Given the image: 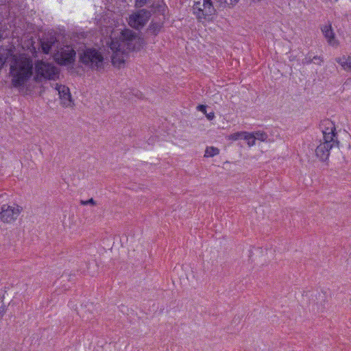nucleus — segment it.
Instances as JSON below:
<instances>
[{
	"label": "nucleus",
	"instance_id": "f257e3e1",
	"mask_svg": "<svg viewBox=\"0 0 351 351\" xmlns=\"http://www.w3.org/2000/svg\"><path fill=\"white\" fill-rule=\"evenodd\" d=\"M9 73L12 76V86L17 88H23L33 75V64L32 63H21L11 65Z\"/></svg>",
	"mask_w": 351,
	"mask_h": 351
},
{
	"label": "nucleus",
	"instance_id": "f03ea898",
	"mask_svg": "<svg viewBox=\"0 0 351 351\" xmlns=\"http://www.w3.org/2000/svg\"><path fill=\"white\" fill-rule=\"evenodd\" d=\"M80 61L93 70L104 69L105 64L102 53L95 48H86L80 54Z\"/></svg>",
	"mask_w": 351,
	"mask_h": 351
},
{
	"label": "nucleus",
	"instance_id": "7ed1b4c3",
	"mask_svg": "<svg viewBox=\"0 0 351 351\" xmlns=\"http://www.w3.org/2000/svg\"><path fill=\"white\" fill-rule=\"evenodd\" d=\"M152 16L151 11L139 9L129 16L128 25L133 29L141 31Z\"/></svg>",
	"mask_w": 351,
	"mask_h": 351
},
{
	"label": "nucleus",
	"instance_id": "20e7f679",
	"mask_svg": "<svg viewBox=\"0 0 351 351\" xmlns=\"http://www.w3.org/2000/svg\"><path fill=\"white\" fill-rule=\"evenodd\" d=\"M121 36L123 40L125 42L127 49L130 51H139L144 45L143 38L131 29L124 30Z\"/></svg>",
	"mask_w": 351,
	"mask_h": 351
},
{
	"label": "nucleus",
	"instance_id": "39448f33",
	"mask_svg": "<svg viewBox=\"0 0 351 351\" xmlns=\"http://www.w3.org/2000/svg\"><path fill=\"white\" fill-rule=\"evenodd\" d=\"M22 210L19 205L12 206L8 204H3L0 207V220L3 223L14 221Z\"/></svg>",
	"mask_w": 351,
	"mask_h": 351
},
{
	"label": "nucleus",
	"instance_id": "423d86ee",
	"mask_svg": "<svg viewBox=\"0 0 351 351\" xmlns=\"http://www.w3.org/2000/svg\"><path fill=\"white\" fill-rule=\"evenodd\" d=\"M41 69L44 79L48 80H55L59 77L60 72L58 68L52 63L38 61L36 63Z\"/></svg>",
	"mask_w": 351,
	"mask_h": 351
},
{
	"label": "nucleus",
	"instance_id": "0eeeda50",
	"mask_svg": "<svg viewBox=\"0 0 351 351\" xmlns=\"http://www.w3.org/2000/svg\"><path fill=\"white\" fill-rule=\"evenodd\" d=\"M58 42L56 34L53 32L45 34L40 40L41 50L45 54H49L52 47Z\"/></svg>",
	"mask_w": 351,
	"mask_h": 351
},
{
	"label": "nucleus",
	"instance_id": "6e6552de",
	"mask_svg": "<svg viewBox=\"0 0 351 351\" xmlns=\"http://www.w3.org/2000/svg\"><path fill=\"white\" fill-rule=\"evenodd\" d=\"M225 138L228 141H237L239 139L245 140L249 147H252L255 144L254 136L252 132H237L230 135H226Z\"/></svg>",
	"mask_w": 351,
	"mask_h": 351
},
{
	"label": "nucleus",
	"instance_id": "1a4fd4ad",
	"mask_svg": "<svg viewBox=\"0 0 351 351\" xmlns=\"http://www.w3.org/2000/svg\"><path fill=\"white\" fill-rule=\"evenodd\" d=\"M61 100V104L64 107H71L73 105L69 88L64 85H60L57 88Z\"/></svg>",
	"mask_w": 351,
	"mask_h": 351
},
{
	"label": "nucleus",
	"instance_id": "9d476101",
	"mask_svg": "<svg viewBox=\"0 0 351 351\" xmlns=\"http://www.w3.org/2000/svg\"><path fill=\"white\" fill-rule=\"evenodd\" d=\"M320 29L324 38L327 40V42L330 45H338L339 43L335 38V34L332 29V25L330 21H328L327 23L322 25L320 27Z\"/></svg>",
	"mask_w": 351,
	"mask_h": 351
},
{
	"label": "nucleus",
	"instance_id": "9b49d317",
	"mask_svg": "<svg viewBox=\"0 0 351 351\" xmlns=\"http://www.w3.org/2000/svg\"><path fill=\"white\" fill-rule=\"evenodd\" d=\"M75 56L76 52L73 49L64 51L62 52L60 58L58 62V64L62 66H67L75 62Z\"/></svg>",
	"mask_w": 351,
	"mask_h": 351
},
{
	"label": "nucleus",
	"instance_id": "f8f14e48",
	"mask_svg": "<svg viewBox=\"0 0 351 351\" xmlns=\"http://www.w3.org/2000/svg\"><path fill=\"white\" fill-rule=\"evenodd\" d=\"M332 148V145L321 143L315 149V155L322 162H326L328 159Z\"/></svg>",
	"mask_w": 351,
	"mask_h": 351
},
{
	"label": "nucleus",
	"instance_id": "ddd939ff",
	"mask_svg": "<svg viewBox=\"0 0 351 351\" xmlns=\"http://www.w3.org/2000/svg\"><path fill=\"white\" fill-rule=\"evenodd\" d=\"M201 3L199 1H195L194 3V5L193 6V14L196 16L197 19L198 20H201L202 19H204L206 20H208V21H212L214 18V16L215 14H212V15H206V8L204 6V8L202 9L201 7Z\"/></svg>",
	"mask_w": 351,
	"mask_h": 351
},
{
	"label": "nucleus",
	"instance_id": "4468645a",
	"mask_svg": "<svg viewBox=\"0 0 351 351\" xmlns=\"http://www.w3.org/2000/svg\"><path fill=\"white\" fill-rule=\"evenodd\" d=\"M323 143L332 145V147L334 146L339 147V141L337 139V132H324V133H323Z\"/></svg>",
	"mask_w": 351,
	"mask_h": 351
},
{
	"label": "nucleus",
	"instance_id": "2eb2a0df",
	"mask_svg": "<svg viewBox=\"0 0 351 351\" xmlns=\"http://www.w3.org/2000/svg\"><path fill=\"white\" fill-rule=\"evenodd\" d=\"M319 128L322 132H337L335 123L328 119L322 120L319 124Z\"/></svg>",
	"mask_w": 351,
	"mask_h": 351
},
{
	"label": "nucleus",
	"instance_id": "dca6fc26",
	"mask_svg": "<svg viewBox=\"0 0 351 351\" xmlns=\"http://www.w3.org/2000/svg\"><path fill=\"white\" fill-rule=\"evenodd\" d=\"M335 61L339 64L346 71H351V56H343L335 58Z\"/></svg>",
	"mask_w": 351,
	"mask_h": 351
},
{
	"label": "nucleus",
	"instance_id": "f3484780",
	"mask_svg": "<svg viewBox=\"0 0 351 351\" xmlns=\"http://www.w3.org/2000/svg\"><path fill=\"white\" fill-rule=\"evenodd\" d=\"M162 27V23L152 21L147 29V32L152 35L157 36L160 33Z\"/></svg>",
	"mask_w": 351,
	"mask_h": 351
},
{
	"label": "nucleus",
	"instance_id": "a211bd4d",
	"mask_svg": "<svg viewBox=\"0 0 351 351\" xmlns=\"http://www.w3.org/2000/svg\"><path fill=\"white\" fill-rule=\"evenodd\" d=\"M207 109L208 106L203 104H199L197 106V110L203 112L206 115L208 120L211 121L214 119L215 114L213 111L208 112Z\"/></svg>",
	"mask_w": 351,
	"mask_h": 351
},
{
	"label": "nucleus",
	"instance_id": "6ab92c4d",
	"mask_svg": "<svg viewBox=\"0 0 351 351\" xmlns=\"http://www.w3.org/2000/svg\"><path fill=\"white\" fill-rule=\"evenodd\" d=\"M203 6L206 8V15L215 14L216 10L211 0H203Z\"/></svg>",
	"mask_w": 351,
	"mask_h": 351
},
{
	"label": "nucleus",
	"instance_id": "aec40b11",
	"mask_svg": "<svg viewBox=\"0 0 351 351\" xmlns=\"http://www.w3.org/2000/svg\"><path fill=\"white\" fill-rule=\"evenodd\" d=\"M252 134H253L254 136V141L256 139L260 140L261 141H265L268 138L267 134L263 131L258 130L252 132Z\"/></svg>",
	"mask_w": 351,
	"mask_h": 351
},
{
	"label": "nucleus",
	"instance_id": "412c9836",
	"mask_svg": "<svg viewBox=\"0 0 351 351\" xmlns=\"http://www.w3.org/2000/svg\"><path fill=\"white\" fill-rule=\"evenodd\" d=\"M219 152V149L215 147H207L205 150V157H213L217 155Z\"/></svg>",
	"mask_w": 351,
	"mask_h": 351
},
{
	"label": "nucleus",
	"instance_id": "4be33fe9",
	"mask_svg": "<svg viewBox=\"0 0 351 351\" xmlns=\"http://www.w3.org/2000/svg\"><path fill=\"white\" fill-rule=\"evenodd\" d=\"M36 67V74L34 76V81L39 83L41 82L43 79H44L43 73L41 72V69L38 64L35 65Z\"/></svg>",
	"mask_w": 351,
	"mask_h": 351
},
{
	"label": "nucleus",
	"instance_id": "5701e85b",
	"mask_svg": "<svg viewBox=\"0 0 351 351\" xmlns=\"http://www.w3.org/2000/svg\"><path fill=\"white\" fill-rule=\"evenodd\" d=\"M112 63L114 65L120 66L121 64L124 63V60L123 58H117V54H113L112 56Z\"/></svg>",
	"mask_w": 351,
	"mask_h": 351
},
{
	"label": "nucleus",
	"instance_id": "b1692460",
	"mask_svg": "<svg viewBox=\"0 0 351 351\" xmlns=\"http://www.w3.org/2000/svg\"><path fill=\"white\" fill-rule=\"evenodd\" d=\"M302 64L305 65V64H310L311 63H313V60H312V52H308L306 56L304 57V58L302 59Z\"/></svg>",
	"mask_w": 351,
	"mask_h": 351
},
{
	"label": "nucleus",
	"instance_id": "393cba45",
	"mask_svg": "<svg viewBox=\"0 0 351 351\" xmlns=\"http://www.w3.org/2000/svg\"><path fill=\"white\" fill-rule=\"evenodd\" d=\"M312 60H313V62L317 65H321L322 63L324 62L323 58L321 56H313L312 55Z\"/></svg>",
	"mask_w": 351,
	"mask_h": 351
},
{
	"label": "nucleus",
	"instance_id": "a878e982",
	"mask_svg": "<svg viewBox=\"0 0 351 351\" xmlns=\"http://www.w3.org/2000/svg\"><path fill=\"white\" fill-rule=\"evenodd\" d=\"M239 0H221V4L224 3L226 5L230 6L235 5Z\"/></svg>",
	"mask_w": 351,
	"mask_h": 351
},
{
	"label": "nucleus",
	"instance_id": "bb28decb",
	"mask_svg": "<svg viewBox=\"0 0 351 351\" xmlns=\"http://www.w3.org/2000/svg\"><path fill=\"white\" fill-rule=\"evenodd\" d=\"M149 0H135V7L141 8L144 6Z\"/></svg>",
	"mask_w": 351,
	"mask_h": 351
},
{
	"label": "nucleus",
	"instance_id": "cd10ccee",
	"mask_svg": "<svg viewBox=\"0 0 351 351\" xmlns=\"http://www.w3.org/2000/svg\"><path fill=\"white\" fill-rule=\"evenodd\" d=\"M81 204L82 205H88V204H90V205H95L96 204V202L93 199V198H90L88 200H82L81 201Z\"/></svg>",
	"mask_w": 351,
	"mask_h": 351
},
{
	"label": "nucleus",
	"instance_id": "c85d7f7f",
	"mask_svg": "<svg viewBox=\"0 0 351 351\" xmlns=\"http://www.w3.org/2000/svg\"><path fill=\"white\" fill-rule=\"evenodd\" d=\"M5 311V306L3 304V300L0 298V317H3L4 313Z\"/></svg>",
	"mask_w": 351,
	"mask_h": 351
},
{
	"label": "nucleus",
	"instance_id": "c756f323",
	"mask_svg": "<svg viewBox=\"0 0 351 351\" xmlns=\"http://www.w3.org/2000/svg\"><path fill=\"white\" fill-rule=\"evenodd\" d=\"M165 5L158 4L155 5L154 3L152 4V8H156L158 10H165Z\"/></svg>",
	"mask_w": 351,
	"mask_h": 351
},
{
	"label": "nucleus",
	"instance_id": "7c9ffc66",
	"mask_svg": "<svg viewBox=\"0 0 351 351\" xmlns=\"http://www.w3.org/2000/svg\"><path fill=\"white\" fill-rule=\"evenodd\" d=\"M3 56L2 54L0 53V69L2 68L3 65Z\"/></svg>",
	"mask_w": 351,
	"mask_h": 351
},
{
	"label": "nucleus",
	"instance_id": "2f4dec72",
	"mask_svg": "<svg viewBox=\"0 0 351 351\" xmlns=\"http://www.w3.org/2000/svg\"><path fill=\"white\" fill-rule=\"evenodd\" d=\"M115 47H114L113 46L111 47V49H114Z\"/></svg>",
	"mask_w": 351,
	"mask_h": 351
}]
</instances>
